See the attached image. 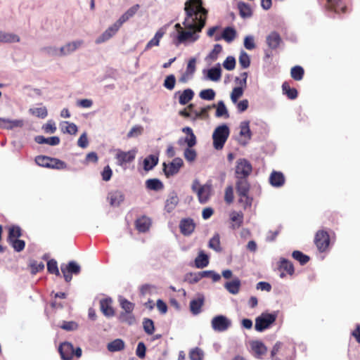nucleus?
<instances>
[{"label": "nucleus", "instance_id": "f257e3e1", "mask_svg": "<svg viewBox=\"0 0 360 360\" xmlns=\"http://www.w3.org/2000/svg\"><path fill=\"white\" fill-rule=\"evenodd\" d=\"M202 0H188L185 3L184 11L186 18L183 22L184 30H180L177 34L176 45L187 41L194 42L205 27L208 11L202 6Z\"/></svg>", "mask_w": 360, "mask_h": 360}, {"label": "nucleus", "instance_id": "f03ea898", "mask_svg": "<svg viewBox=\"0 0 360 360\" xmlns=\"http://www.w3.org/2000/svg\"><path fill=\"white\" fill-rule=\"evenodd\" d=\"M295 354L294 343L277 342L271 352V358L272 360H293Z\"/></svg>", "mask_w": 360, "mask_h": 360}, {"label": "nucleus", "instance_id": "7ed1b4c3", "mask_svg": "<svg viewBox=\"0 0 360 360\" xmlns=\"http://www.w3.org/2000/svg\"><path fill=\"white\" fill-rule=\"evenodd\" d=\"M236 190L239 197L238 202L244 209L251 207L252 198L249 195L250 184L248 179H236Z\"/></svg>", "mask_w": 360, "mask_h": 360}, {"label": "nucleus", "instance_id": "20e7f679", "mask_svg": "<svg viewBox=\"0 0 360 360\" xmlns=\"http://www.w3.org/2000/svg\"><path fill=\"white\" fill-rule=\"evenodd\" d=\"M192 190L196 193L200 203L205 204L212 195V186L210 183L200 185L198 180H195L192 185Z\"/></svg>", "mask_w": 360, "mask_h": 360}, {"label": "nucleus", "instance_id": "39448f33", "mask_svg": "<svg viewBox=\"0 0 360 360\" xmlns=\"http://www.w3.org/2000/svg\"><path fill=\"white\" fill-rule=\"evenodd\" d=\"M229 128L226 124L217 127L213 134V146L216 150H221L229 138Z\"/></svg>", "mask_w": 360, "mask_h": 360}, {"label": "nucleus", "instance_id": "423d86ee", "mask_svg": "<svg viewBox=\"0 0 360 360\" xmlns=\"http://www.w3.org/2000/svg\"><path fill=\"white\" fill-rule=\"evenodd\" d=\"M58 352L63 360H72L74 356L79 359L82 354L80 347H78L75 349L72 344L69 342H62L59 345Z\"/></svg>", "mask_w": 360, "mask_h": 360}, {"label": "nucleus", "instance_id": "0eeeda50", "mask_svg": "<svg viewBox=\"0 0 360 360\" xmlns=\"http://www.w3.org/2000/svg\"><path fill=\"white\" fill-rule=\"evenodd\" d=\"M252 172L251 163L245 158H240L236 161L235 168V177L236 179H248Z\"/></svg>", "mask_w": 360, "mask_h": 360}, {"label": "nucleus", "instance_id": "6e6552de", "mask_svg": "<svg viewBox=\"0 0 360 360\" xmlns=\"http://www.w3.org/2000/svg\"><path fill=\"white\" fill-rule=\"evenodd\" d=\"M276 319V316L272 314L262 313L255 319V330L262 332L268 328Z\"/></svg>", "mask_w": 360, "mask_h": 360}, {"label": "nucleus", "instance_id": "1a4fd4ad", "mask_svg": "<svg viewBox=\"0 0 360 360\" xmlns=\"http://www.w3.org/2000/svg\"><path fill=\"white\" fill-rule=\"evenodd\" d=\"M314 243L320 252H326L330 245V236L327 231L319 230L314 237Z\"/></svg>", "mask_w": 360, "mask_h": 360}, {"label": "nucleus", "instance_id": "9d476101", "mask_svg": "<svg viewBox=\"0 0 360 360\" xmlns=\"http://www.w3.org/2000/svg\"><path fill=\"white\" fill-rule=\"evenodd\" d=\"M60 269L65 281L68 283L71 281L72 274L78 275L81 271L80 266L74 261H70L68 264H63Z\"/></svg>", "mask_w": 360, "mask_h": 360}, {"label": "nucleus", "instance_id": "9b49d317", "mask_svg": "<svg viewBox=\"0 0 360 360\" xmlns=\"http://www.w3.org/2000/svg\"><path fill=\"white\" fill-rule=\"evenodd\" d=\"M183 165V160L181 158H175L168 165L163 163V172L167 177L172 176L179 172Z\"/></svg>", "mask_w": 360, "mask_h": 360}, {"label": "nucleus", "instance_id": "f8f14e48", "mask_svg": "<svg viewBox=\"0 0 360 360\" xmlns=\"http://www.w3.org/2000/svg\"><path fill=\"white\" fill-rule=\"evenodd\" d=\"M211 325L214 330L223 332L231 326V321L224 315H218L212 319Z\"/></svg>", "mask_w": 360, "mask_h": 360}, {"label": "nucleus", "instance_id": "ddd939ff", "mask_svg": "<svg viewBox=\"0 0 360 360\" xmlns=\"http://www.w3.org/2000/svg\"><path fill=\"white\" fill-rule=\"evenodd\" d=\"M136 153L137 150L136 149H132L127 152L117 149L115 154L117 165L122 166L124 164L133 162L136 158Z\"/></svg>", "mask_w": 360, "mask_h": 360}, {"label": "nucleus", "instance_id": "4468645a", "mask_svg": "<svg viewBox=\"0 0 360 360\" xmlns=\"http://www.w3.org/2000/svg\"><path fill=\"white\" fill-rule=\"evenodd\" d=\"M121 25L116 21L112 25L109 27L100 37L96 39V44H101L112 37L121 27Z\"/></svg>", "mask_w": 360, "mask_h": 360}, {"label": "nucleus", "instance_id": "2eb2a0df", "mask_svg": "<svg viewBox=\"0 0 360 360\" xmlns=\"http://www.w3.org/2000/svg\"><path fill=\"white\" fill-rule=\"evenodd\" d=\"M84 44L83 40H77L67 43L63 46L60 47L59 50V56H64L69 55L75 51L77 49L82 46Z\"/></svg>", "mask_w": 360, "mask_h": 360}, {"label": "nucleus", "instance_id": "dca6fc26", "mask_svg": "<svg viewBox=\"0 0 360 360\" xmlns=\"http://www.w3.org/2000/svg\"><path fill=\"white\" fill-rule=\"evenodd\" d=\"M195 224L191 218L182 219L179 223L181 233L184 236L191 235L195 230Z\"/></svg>", "mask_w": 360, "mask_h": 360}, {"label": "nucleus", "instance_id": "f3484780", "mask_svg": "<svg viewBox=\"0 0 360 360\" xmlns=\"http://www.w3.org/2000/svg\"><path fill=\"white\" fill-rule=\"evenodd\" d=\"M242 79L240 80V84L241 86L235 87L233 89L232 92L231 94V98L233 103H236L238 98L242 96L243 94V86H246V81L248 77L247 72H243L241 74Z\"/></svg>", "mask_w": 360, "mask_h": 360}, {"label": "nucleus", "instance_id": "a211bd4d", "mask_svg": "<svg viewBox=\"0 0 360 360\" xmlns=\"http://www.w3.org/2000/svg\"><path fill=\"white\" fill-rule=\"evenodd\" d=\"M112 304V300L110 297L105 298L100 301L101 311L107 317H111L115 315V310Z\"/></svg>", "mask_w": 360, "mask_h": 360}, {"label": "nucleus", "instance_id": "6ab92c4d", "mask_svg": "<svg viewBox=\"0 0 360 360\" xmlns=\"http://www.w3.org/2000/svg\"><path fill=\"white\" fill-rule=\"evenodd\" d=\"M205 303L203 295H198V297L190 302V311L193 315H198L202 311V307Z\"/></svg>", "mask_w": 360, "mask_h": 360}, {"label": "nucleus", "instance_id": "aec40b11", "mask_svg": "<svg viewBox=\"0 0 360 360\" xmlns=\"http://www.w3.org/2000/svg\"><path fill=\"white\" fill-rule=\"evenodd\" d=\"M250 347L255 356L257 358H261L267 352V347L259 340H253L250 342Z\"/></svg>", "mask_w": 360, "mask_h": 360}, {"label": "nucleus", "instance_id": "412c9836", "mask_svg": "<svg viewBox=\"0 0 360 360\" xmlns=\"http://www.w3.org/2000/svg\"><path fill=\"white\" fill-rule=\"evenodd\" d=\"M268 46L271 49H276L282 41L280 34L276 32H271L266 39Z\"/></svg>", "mask_w": 360, "mask_h": 360}, {"label": "nucleus", "instance_id": "4be33fe9", "mask_svg": "<svg viewBox=\"0 0 360 360\" xmlns=\"http://www.w3.org/2000/svg\"><path fill=\"white\" fill-rule=\"evenodd\" d=\"M269 183L274 187H281L285 184V177L282 172L274 171L269 176Z\"/></svg>", "mask_w": 360, "mask_h": 360}, {"label": "nucleus", "instance_id": "5701e85b", "mask_svg": "<svg viewBox=\"0 0 360 360\" xmlns=\"http://www.w3.org/2000/svg\"><path fill=\"white\" fill-rule=\"evenodd\" d=\"M151 221L150 219L143 216L139 219H137L135 221L136 229L141 233H145L148 231L150 227Z\"/></svg>", "mask_w": 360, "mask_h": 360}, {"label": "nucleus", "instance_id": "b1692460", "mask_svg": "<svg viewBox=\"0 0 360 360\" xmlns=\"http://www.w3.org/2000/svg\"><path fill=\"white\" fill-rule=\"evenodd\" d=\"M195 63L196 60L194 58H192L189 60L186 72L183 74L181 77L180 78V82H187L194 74L195 71Z\"/></svg>", "mask_w": 360, "mask_h": 360}, {"label": "nucleus", "instance_id": "393cba45", "mask_svg": "<svg viewBox=\"0 0 360 360\" xmlns=\"http://www.w3.org/2000/svg\"><path fill=\"white\" fill-rule=\"evenodd\" d=\"M108 200L110 205L118 206L124 200V195L121 191H113L108 193Z\"/></svg>", "mask_w": 360, "mask_h": 360}, {"label": "nucleus", "instance_id": "a878e982", "mask_svg": "<svg viewBox=\"0 0 360 360\" xmlns=\"http://www.w3.org/2000/svg\"><path fill=\"white\" fill-rule=\"evenodd\" d=\"M22 125V120H10L8 119L0 118V128L11 129L15 127H21Z\"/></svg>", "mask_w": 360, "mask_h": 360}, {"label": "nucleus", "instance_id": "bb28decb", "mask_svg": "<svg viewBox=\"0 0 360 360\" xmlns=\"http://www.w3.org/2000/svg\"><path fill=\"white\" fill-rule=\"evenodd\" d=\"M236 37V31L234 28L231 27H227L224 28L223 30L221 37H216L215 41H219L221 38L224 39L227 42L232 41Z\"/></svg>", "mask_w": 360, "mask_h": 360}, {"label": "nucleus", "instance_id": "cd10ccee", "mask_svg": "<svg viewBox=\"0 0 360 360\" xmlns=\"http://www.w3.org/2000/svg\"><path fill=\"white\" fill-rule=\"evenodd\" d=\"M179 203V198L176 193L173 192L166 200L165 209L167 212H172Z\"/></svg>", "mask_w": 360, "mask_h": 360}, {"label": "nucleus", "instance_id": "c85d7f7f", "mask_svg": "<svg viewBox=\"0 0 360 360\" xmlns=\"http://www.w3.org/2000/svg\"><path fill=\"white\" fill-rule=\"evenodd\" d=\"M283 94L289 99L294 100L297 97L298 93L296 89L291 88L288 82H285L282 84Z\"/></svg>", "mask_w": 360, "mask_h": 360}, {"label": "nucleus", "instance_id": "c756f323", "mask_svg": "<svg viewBox=\"0 0 360 360\" xmlns=\"http://www.w3.org/2000/svg\"><path fill=\"white\" fill-rule=\"evenodd\" d=\"M139 8V5L136 4L129 8L122 16L117 20L119 24L122 25L124 22L127 21L129 18L133 17Z\"/></svg>", "mask_w": 360, "mask_h": 360}, {"label": "nucleus", "instance_id": "7c9ffc66", "mask_svg": "<svg viewBox=\"0 0 360 360\" xmlns=\"http://www.w3.org/2000/svg\"><path fill=\"white\" fill-rule=\"evenodd\" d=\"M164 34L165 31L163 30V29L161 28L159 30H158L154 37L152 39H150L146 44L145 47V51L150 49L153 46H159L160 39L162 38Z\"/></svg>", "mask_w": 360, "mask_h": 360}, {"label": "nucleus", "instance_id": "2f4dec72", "mask_svg": "<svg viewBox=\"0 0 360 360\" xmlns=\"http://www.w3.org/2000/svg\"><path fill=\"white\" fill-rule=\"evenodd\" d=\"M230 218L234 222L231 226L232 229H238L242 226L243 223V214L242 212H232L230 214Z\"/></svg>", "mask_w": 360, "mask_h": 360}, {"label": "nucleus", "instance_id": "473e14b6", "mask_svg": "<svg viewBox=\"0 0 360 360\" xmlns=\"http://www.w3.org/2000/svg\"><path fill=\"white\" fill-rule=\"evenodd\" d=\"M34 139L35 141L39 144L46 143L50 146H56L60 143V139L58 136L45 138L44 136H37Z\"/></svg>", "mask_w": 360, "mask_h": 360}, {"label": "nucleus", "instance_id": "72a5a7b5", "mask_svg": "<svg viewBox=\"0 0 360 360\" xmlns=\"http://www.w3.org/2000/svg\"><path fill=\"white\" fill-rule=\"evenodd\" d=\"M182 131L187 134L185 138V142L189 148L194 146L196 144V137L193 132V130L189 127H186L182 129Z\"/></svg>", "mask_w": 360, "mask_h": 360}, {"label": "nucleus", "instance_id": "f704fd0d", "mask_svg": "<svg viewBox=\"0 0 360 360\" xmlns=\"http://www.w3.org/2000/svg\"><path fill=\"white\" fill-rule=\"evenodd\" d=\"M278 267L280 271H286V273L290 276L295 272L292 263L285 258L281 259Z\"/></svg>", "mask_w": 360, "mask_h": 360}, {"label": "nucleus", "instance_id": "c9c22d12", "mask_svg": "<svg viewBox=\"0 0 360 360\" xmlns=\"http://www.w3.org/2000/svg\"><path fill=\"white\" fill-rule=\"evenodd\" d=\"M224 287L230 293L236 295L240 290V281L238 278H235L231 281L226 282Z\"/></svg>", "mask_w": 360, "mask_h": 360}, {"label": "nucleus", "instance_id": "e433bc0d", "mask_svg": "<svg viewBox=\"0 0 360 360\" xmlns=\"http://www.w3.org/2000/svg\"><path fill=\"white\" fill-rule=\"evenodd\" d=\"M158 163V158L155 155H150L143 160V168L146 171L152 169Z\"/></svg>", "mask_w": 360, "mask_h": 360}, {"label": "nucleus", "instance_id": "4c0bfd02", "mask_svg": "<svg viewBox=\"0 0 360 360\" xmlns=\"http://www.w3.org/2000/svg\"><path fill=\"white\" fill-rule=\"evenodd\" d=\"M238 8L239 10L240 15L243 18H250L252 15V11L250 6L244 2H239L238 4Z\"/></svg>", "mask_w": 360, "mask_h": 360}, {"label": "nucleus", "instance_id": "58836bf2", "mask_svg": "<svg viewBox=\"0 0 360 360\" xmlns=\"http://www.w3.org/2000/svg\"><path fill=\"white\" fill-rule=\"evenodd\" d=\"M146 186L151 191H160L164 187L163 184L158 179H149L146 181Z\"/></svg>", "mask_w": 360, "mask_h": 360}, {"label": "nucleus", "instance_id": "ea45409f", "mask_svg": "<svg viewBox=\"0 0 360 360\" xmlns=\"http://www.w3.org/2000/svg\"><path fill=\"white\" fill-rule=\"evenodd\" d=\"M215 108V105L213 104L212 105H207L206 107L202 108L200 111L194 110V117L193 120L196 119H208L209 118V110L212 108Z\"/></svg>", "mask_w": 360, "mask_h": 360}, {"label": "nucleus", "instance_id": "a19ab883", "mask_svg": "<svg viewBox=\"0 0 360 360\" xmlns=\"http://www.w3.org/2000/svg\"><path fill=\"white\" fill-rule=\"evenodd\" d=\"M194 92L191 89H185L179 96V102L181 105H186L193 99Z\"/></svg>", "mask_w": 360, "mask_h": 360}, {"label": "nucleus", "instance_id": "79ce46f5", "mask_svg": "<svg viewBox=\"0 0 360 360\" xmlns=\"http://www.w3.org/2000/svg\"><path fill=\"white\" fill-rule=\"evenodd\" d=\"M304 70L300 65H295L290 70V76L295 81H300L303 79Z\"/></svg>", "mask_w": 360, "mask_h": 360}, {"label": "nucleus", "instance_id": "37998d69", "mask_svg": "<svg viewBox=\"0 0 360 360\" xmlns=\"http://www.w3.org/2000/svg\"><path fill=\"white\" fill-rule=\"evenodd\" d=\"M19 41L20 37L18 35L0 31V42L13 43L18 42Z\"/></svg>", "mask_w": 360, "mask_h": 360}, {"label": "nucleus", "instance_id": "c03bdc74", "mask_svg": "<svg viewBox=\"0 0 360 360\" xmlns=\"http://www.w3.org/2000/svg\"><path fill=\"white\" fill-rule=\"evenodd\" d=\"M107 348L110 352H118L124 349V342L121 339H116L108 344Z\"/></svg>", "mask_w": 360, "mask_h": 360}, {"label": "nucleus", "instance_id": "a18cd8bd", "mask_svg": "<svg viewBox=\"0 0 360 360\" xmlns=\"http://www.w3.org/2000/svg\"><path fill=\"white\" fill-rule=\"evenodd\" d=\"M118 319L122 323L132 325L135 323L136 319L133 312H121L118 316Z\"/></svg>", "mask_w": 360, "mask_h": 360}, {"label": "nucleus", "instance_id": "49530a36", "mask_svg": "<svg viewBox=\"0 0 360 360\" xmlns=\"http://www.w3.org/2000/svg\"><path fill=\"white\" fill-rule=\"evenodd\" d=\"M209 264V258L207 255L200 252L195 259V265L197 268L202 269Z\"/></svg>", "mask_w": 360, "mask_h": 360}, {"label": "nucleus", "instance_id": "de8ad7c7", "mask_svg": "<svg viewBox=\"0 0 360 360\" xmlns=\"http://www.w3.org/2000/svg\"><path fill=\"white\" fill-rule=\"evenodd\" d=\"M292 257L294 259L300 262L301 265L306 264L310 259V257L302 253L299 250H295L292 253Z\"/></svg>", "mask_w": 360, "mask_h": 360}, {"label": "nucleus", "instance_id": "09e8293b", "mask_svg": "<svg viewBox=\"0 0 360 360\" xmlns=\"http://www.w3.org/2000/svg\"><path fill=\"white\" fill-rule=\"evenodd\" d=\"M240 135L241 136H244L247 138L248 139H251L252 133L250 129V122L249 121H244L242 122L240 124Z\"/></svg>", "mask_w": 360, "mask_h": 360}, {"label": "nucleus", "instance_id": "8fccbe9b", "mask_svg": "<svg viewBox=\"0 0 360 360\" xmlns=\"http://www.w3.org/2000/svg\"><path fill=\"white\" fill-rule=\"evenodd\" d=\"M49 168L54 169H65L67 168V164L58 158H51Z\"/></svg>", "mask_w": 360, "mask_h": 360}, {"label": "nucleus", "instance_id": "3c124183", "mask_svg": "<svg viewBox=\"0 0 360 360\" xmlns=\"http://www.w3.org/2000/svg\"><path fill=\"white\" fill-rule=\"evenodd\" d=\"M63 124H65V127L63 125L61 127V130L63 133H68L71 135H75L77 133L78 129L75 124L69 122H63Z\"/></svg>", "mask_w": 360, "mask_h": 360}, {"label": "nucleus", "instance_id": "603ef678", "mask_svg": "<svg viewBox=\"0 0 360 360\" xmlns=\"http://www.w3.org/2000/svg\"><path fill=\"white\" fill-rule=\"evenodd\" d=\"M221 76V71L220 68H212L207 72V77L212 81H218Z\"/></svg>", "mask_w": 360, "mask_h": 360}, {"label": "nucleus", "instance_id": "864d4df0", "mask_svg": "<svg viewBox=\"0 0 360 360\" xmlns=\"http://www.w3.org/2000/svg\"><path fill=\"white\" fill-rule=\"evenodd\" d=\"M21 235V229L19 226H13L9 228L8 238L10 241L18 239Z\"/></svg>", "mask_w": 360, "mask_h": 360}, {"label": "nucleus", "instance_id": "5fc2aeb1", "mask_svg": "<svg viewBox=\"0 0 360 360\" xmlns=\"http://www.w3.org/2000/svg\"><path fill=\"white\" fill-rule=\"evenodd\" d=\"M120 304L122 309L124 310L123 312H133L135 307L134 303L129 302L125 298H120Z\"/></svg>", "mask_w": 360, "mask_h": 360}, {"label": "nucleus", "instance_id": "6e6d98bb", "mask_svg": "<svg viewBox=\"0 0 360 360\" xmlns=\"http://www.w3.org/2000/svg\"><path fill=\"white\" fill-rule=\"evenodd\" d=\"M239 63L243 68H248L250 65V59L249 55L242 51L239 56Z\"/></svg>", "mask_w": 360, "mask_h": 360}, {"label": "nucleus", "instance_id": "4d7b16f0", "mask_svg": "<svg viewBox=\"0 0 360 360\" xmlns=\"http://www.w3.org/2000/svg\"><path fill=\"white\" fill-rule=\"evenodd\" d=\"M47 270L50 274H55L57 276H60V271L58 268L57 262L52 259L47 262Z\"/></svg>", "mask_w": 360, "mask_h": 360}, {"label": "nucleus", "instance_id": "13d9d810", "mask_svg": "<svg viewBox=\"0 0 360 360\" xmlns=\"http://www.w3.org/2000/svg\"><path fill=\"white\" fill-rule=\"evenodd\" d=\"M143 326L144 331L148 335H152L153 334L155 331V326L153 321L150 319H144L143 321Z\"/></svg>", "mask_w": 360, "mask_h": 360}, {"label": "nucleus", "instance_id": "bf43d9fd", "mask_svg": "<svg viewBox=\"0 0 360 360\" xmlns=\"http://www.w3.org/2000/svg\"><path fill=\"white\" fill-rule=\"evenodd\" d=\"M216 117H229L228 110L222 101H219L217 104V110H216Z\"/></svg>", "mask_w": 360, "mask_h": 360}, {"label": "nucleus", "instance_id": "052dcab7", "mask_svg": "<svg viewBox=\"0 0 360 360\" xmlns=\"http://www.w3.org/2000/svg\"><path fill=\"white\" fill-rule=\"evenodd\" d=\"M203 356V352L198 347L191 349L189 352V358L191 360H202Z\"/></svg>", "mask_w": 360, "mask_h": 360}, {"label": "nucleus", "instance_id": "680f3d73", "mask_svg": "<svg viewBox=\"0 0 360 360\" xmlns=\"http://www.w3.org/2000/svg\"><path fill=\"white\" fill-rule=\"evenodd\" d=\"M50 158L51 157L46 155H38L35 158V162L39 166L49 168L50 166Z\"/></svg>", "mask_w": 360, "mask_h": 360}, {"label": "nucleus", "instance_id": "e2e57ef3", "mask_svg": "<svg viewBox=\"0 0 360 360\" xmlns=\"http://www.w3.org/2000/svg\"><path fill=\"white\" fill-rule=\"evenodd\" d=\"M209 247L216 251H220V238L219 234H215L209 242Z\"/></svg>", "mask_w": 360, "mask_h": 360}, {"label": "nucleus", "instance_id": "0e129e2a", "mask_svg": "<svg viewBox=\"0 0 360 360\" xmlns=\"http://www.w3.org/2000/svg\"><path fill=\"white\" fill-rule=\"evenodd\" d=\"M200 97L206 101H212L215 97V92L212 89H204L200 91Z\"/></svg>", "mask_w": 360, "mask_h": 360}, {"label": "nucleus", "instance_id": "69168bd1", "mask_svg": "<svg viewBox=\"0 0 360 360\" xmlns=\"http://www.w3.org/2000/svg\"><path fill=\"white\" fill-rule=\"evenodd\" d=\"M32 274L41 271L44 269V264L42 262H38L37 261H32L30 264Z\"/></svg>", "mask_w": 360, "mask_h": 360}, {"label": "nucleus", "instance_id": "338daca9", "mask_svg": "<svg viewBox=\"0 0 360 360\" xmlns=\"http://www.w3.org/2000/svg\"><path fill=\"white\" fill-rule=\"evenodd\" d=\"M176 84V78L174 75L167 76L164 82V86L169 89L172 90L174 88Z\"/></svg>", "mask_w": 360, "mask_h": 360}, {"label": "nucleus", "instance_id": "774afa93", "mask_svg": "<svg viewBox=\"0 0 360 360\" xmlns=\"http://www.w3.org/2000/svg\"><path fill=\"white\" fill-rule=\"evenodd\" d=\"M60 327L65 330L72 331L77 329L78 324L75 321H64Z\"/></svg>", "mask_w": 360, "mask_h": 360}]
</instances>
